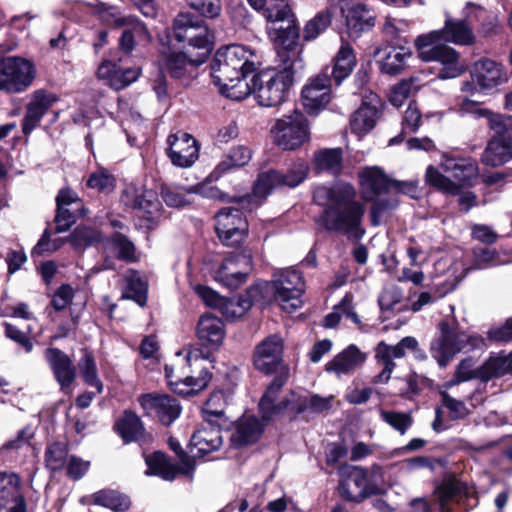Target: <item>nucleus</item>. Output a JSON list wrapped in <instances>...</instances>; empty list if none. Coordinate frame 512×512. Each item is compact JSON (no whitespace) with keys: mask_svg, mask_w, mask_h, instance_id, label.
Here are the masks:
<instances>
[{"mask_svg":"<svg viewBox=\"0 0 512 512\" xmlns=\"http://www.w3.org/2000/svg\"><path fill=\"white\" fill-rule=\"evenodd\" d=\"M313 198L318 205L324 206L317 223L325 231L339 233L352 240H360L365 235L362 225L365 208L356 200L352 185L319 186L314 190Z\"/></svg>","mask_w":512,"mask_h":512,"instance_id":"nucleus-1","label":"nucleus"},{"mask_svg":"<svg viewBox=\"0 0 512 512\" xmlns=\"http://www.w3.org/2000/svg\"><path fill=\"white\" fill-rule=\"evenodd\" d=\"M445 17L442 29L419 35L415 40L418 55L423 61H436L443 65L438 73V77L443 80L458 77L462 73V69L458 64L459 54L457 51L441 42L472 45L476 39L471 25L466 21L452 18L448 13L445 14Z\"/></svg>","mask_w":512,"mask_h":512,"instance_id":"nucleus-2","label":"nucleus"},{"mask_svg":"<svg viewBox=\"0 0 512 512\" xmlns=\"http://www.w3.org/2000/svg\"><path fill=\"white\" fill-rule=\"evenodd\" d=\"M254 57L252 50L237 44L216 51L210 64L211 77L222 95L239 101L250 94L245 77L256 69Z\"/></svg>","mask_w":512,"mask_h":512,"instance_id":"nucleus-3","label":"nucleus"},{"mask_svg":"<svg viewBox=\"0 0 512 512\" xmlns=\"http://www.w3.org/2000/svg\"><path fill=\"white\" fill-rule=\"evenodd\" d=\"M303 68V63L296 54L286 56L285 63L255 74L251 79L250 93L255 95L259 105L275 107L285 101L293 85L296 73Z\"/></svg>","mask_w":512,"mask_h":512,"instance_id":"nucleus-4","label":"nucleus"},{"mask_svg":"<svg viewBox=\"0 0 512 512\" xmlns=\"http://www.w3.org/2000/svg\"><path fill=\"white\" fill-rule=\"evenodd\" d=\"M440 167L447 176L430 165L426 169V182L451 195H458L462 188L473 186L479 173L478 164L472 158L456 157L448 153L442 155Z\"/></svg>","mask_w":512,"mask_h":512,"instance_id":"nucleus-5","label":"nucleus"},{"mask_svg":"<svg viewBox=\"0 0 512 512\" xmlns=\"http://www.w3.org/2000/svg\"><path fill=\"white\" fill-rule=\"evenodd\" d=\"M485 339L476 333H467L451 328L448 322L438 324V334L431 340L430 354L440 367H446L460 352L482 350Z\"/></svg>","mask_w":512,"mask_h":512,"instance_id":"nucleus-6","label":"nucleus"},{"mask_svg":"<svg viewBox=\"0 0 512 512\" xmlns=\"http://www.w3.org/2000/svg\"><path fill=\"white\" fill-rule=\"evenodd\" d=\"M289 376V368H282L261 397L259 411L263 420L269 421L282 415L295 417L306 412L305 395L291 391L288 395L280 397L282 387Z\"/></svg>","mask_w":512,"mask_h":512,"instance_id":"nucleus-7","label":"nucleus"},{"mask_svg":"<svg viewBox=\"0 0 512 512\" xmlns=\"http://www.w3.org/2000/svg\"><path fill=\"white\" fill-rule=\"evenodd\" d=\"M308 169L307 162L297 160L285 174L275 170L259 174L253 188V194L245 195V197L241 198L242 206L253 210L262 204L263 200L273 189L278 187H297L306 179Z\"/></svg>","mask_w":512,"mask_h":512,"instance_id":"nucleus-8","label":"nucleus"},{"mask_svg":"<svg viewBox=\"0 0 512 512\" xmlns=\"http://www.w3.org/2000/svg\"><path fill=\"white\" fill-rule=\"evenodd\" d=\"M173 34L178 42L201 50L193 63H204L213 45V35L204 20L191 13H179L173 21Z\"/></svg>","mask_w":512,"mask_h":512,"instance_id":"nucleus-9","label":"nucleus"},{"mask_svg":"<svg viewBox=\"0 0 512 512\" xmlns=\"http://www.w3.org/2000/svg\"><path fill=\"white\" fill-rule=\"evenodd\" d=\"M270 134L273 143L280 149L296 150L310 140L309 121L302 111L294 109L275 120Z\"/></svg>","mask_w":512,"mask_h":512,"instance_id":"nucleus-10","label":"nucleus"},{"mask_svg":"<svg viewBox=\"0 0 512 512\" xmlns=\"http://www.w3.org/2000/svg\"><path fill=\"white\" fill-rule=\"evenodd\" d=\"M90 6L92 11L105 23L125 27L120 38V47L124 52L129 53L133 50L136 38L146 39L149 37L147 28L141 22L131 16H122L116 7L99 1L91 3Z\"/></svg>","mask_w":512,"mask_h":512,"instance_id":"nucleus-11","label":"nucleus"},{"mask_svg":"<svg viewBox=\"0 0 512 512\" xmlns=\"http://www.w3.org/2000/svg\"><path fill=\"white\" fill-rule=\"evenodd\" d=\"M121 202L135 210L140 228H154L161 217V203L153 190L139 191L135 187H128L122 192Z\"/></svg>","mask_w":512,"mask_h":512,"instance_id":"nucleus-12","label":"nucleus"},{"mask_svg":"<svg viewBox=\"0 0 512 512\" xmlns=\"http://www.w3.org/2000/svg\"><path fill=\"white\" fill-rule=\"evenodd\" d=\"M272 287L281 308L292 313L302 306L305 283L301 273L294 268L283 269L274 275Z\"/></svg>","mask_w":512,"mask_h":512,"instance_id":"nucleus-13","label":"nucleus"},{"mask_svg":"<svg viewBox=\"0 0 512 512\" xmlns=\"http://www.w3.org/2000/svg\"><path fill=\"white\" fill-rule=\"evenodd\" d=\"M35 78V68L31 62L20 57H7L0 60V90L9 93L25 91Z\"/></svg>","mask_w":512,"mask_h":512,"instance_id":"nucleus-14","label":"nucleus"},{"mask_svg":"<svg viewBox=\"0 0 512 512\" xmlns=\"http://www.w3.org/2000/svg\"><path fill=\"white\" fill-rule=\"evenodd\" d=\"M252 270V253L249 249L234 251L228 255L215 272V280L229 289H237L245 283Z\"/></svg>","mask_w":512,"mask_h":512,"instance_id":"nucleus-15","label":"nucleus"},{"mask_svg":"<svg viewBox=\"0 0 512 512\" xmlns=\"http://www.w3.org/2000/svg\"><path fill=\"white\" fill-rule=\"evenodd\" d=\"M215 230L226 246H237L248 233V223L239 207H225L215 215Z\"/></svg>","mask_w":512,"mask_h":512,"instance_id":"nucleus-16","label":"nucleus"},{"mask_svg":"<svg viewBox=\"0 0 512 512\" xmlns=\"http://www.w3.org/2000/svg\"><path fill=\"white\" fill-rule=\"evenodd\" d=\"M341 480L338 492L347 501L359 502L376 493V487L368 478L367 471L358 466H345L339 469Z\"/></svg>","mask_w":512,"mask_h":512,"instance_id":"nucleus-17","label":"nucleus"},{"mask_svg":"<svg viewBox=\"0 0 512 512\" xmlns=\"http://www.w3.org/2000/svg\"><path fill=\"white\" fill-rule=\"evenodd\" d=\"M185 359L189 367L196 366L199 368V375H189L183 379L171 381L172 390L182 396H191L200 392L208 385L211 380V373L207 367L200 365L207 359V355L201 348H190L185 355Z\"/></svg>","mask_w":512,"mask_h":512,"instance_id":"nucleus-18","label":"nucleus"},{"mask_svg":"<svg viewBox=\"0 0 512 512\" xmlns=\"http://www.w3.org/2000/svg\"><path fill=\"white\" fill-rule=\"evenodd\" d=\"M283 339L278 334H272L264 338L255 346L253 354L254 366L262 373L270 374L282 368H288L283 364Z\"/></svg>","mask_w":512,"mask_h":512,"instance_id":"nucleus-19","label":"nucleus"},{"mask_svg":"<svg viewBox=\"0 0 512 512\" xmlns=\"http://www.w3.org/2000/svg\"><path fill=\"white\" fill-rule=\"evenodd\" d=\"M418 342L414 337H404L396 345H388L384 341L377 344L375 358L383 366L382 371L373 378V383L386 384L396 368L394 359H401L406 355V349H415Z\"/></svg>","mask_w":512,"mask_h":512,"instance_id":"nucleus-20","label":"nucleus"},{"mask_svg":"<svg viewBox=\"0 0 512 512\" xmlns=\"http://www.w3.org/2000/svg\"><path fill=\"white\" fill-rule=\"evenodd\" d=\"M471 79L479 91L488 94L508 81V73L500 63L483 58L475 62Z\"/></svg>","mask_w":512,"mask_h":512,"instance_id":"nucleus-21","label":"nucleus"},{"mask_svg":"<svg viewBox=\"0 0 512 512\" xmlns=\"http://www.w3.org/2000/svg\"><path fill=\"white\" fill-rule=\"evenodd\" d=\"M331 79L329 67L313 78L302 89V103L310 114H316L330 102Z\"/></svg>","mask_w":512,"mask_h":512,"instance_id":"nucleus-22","label":"nucleus"},{"mask_svg":"<svg viewBox=\"0 0 512 512\" xmlns=\"http://www.w3.org/2000/svg\"><path fill=\"white\" fill-rule=\"evenodd\" d=\"M139 403L147 415L155 414L161 423L170 425L181 413L179 402L168 395L145 394Z\"/></svg>","mask_w":512,"mask_h":512,"instance_id":"nucleus-23","label":"nucleus"},{"mask_svg":"<svg viewBox=\"0 0 512 512\" xmlns=\"http://www.w3.org/2000/svg\"><path fill=\"white\" fill-rule=\"evenodd\" d=\"M122 59L104 60L97 70L99 79L105 80L114 90H122L135 82L140 75L138 67H123Z\"/></svg>","mask_w":512,"mask_h":512,"instance_id":"nucleus-24","label":"nucleus"},{"mask_svg":"<svg viewBox=\"0 0 512 512\" xmlns=\"http://www.w3.org/2000/svg\"><path fill=\"white\" fill-rule=\"evenodd\" d=\"M167 142L168 156L173 165L187 168L198 159L199 147L191 135L187 133L170 135Z\"/></svg>","mask_w":512,"mask_h":512,"instance_id":"nucleus-25","label":"nucleus"},{"mask_svg":"<svg viewBox=\"0 0 512 512\" xmlns=\"http://www.w3.org/2000/svg\"><path fill=\"white\" fill-rule=\"evenodd\" d=\"M380 104V98L375 93L370 92L369 95L364 97L362 104L350 119L353 133L363 136L375 127L379 118Z\"/></svg>","mask_w":512,"mask_h":512,"instance_id":"nucleus-26","label":"nucleus"},{"mask_svg":"<svg viewBox=\"0 0 512 512\" xmlns=\"http://www.w3.org/2000/svg\"><path fill=\"white\" fill-rule=\"evenodd\" d=\"M270 287L268 282H260L247 291L248 298H225L219 305L218 309L228 319L241 317L247 310L251 308L253 303L260 302L265 299L264 292Z\"/></svg>","mask_w":512,"mask_h":512,"instance_id":"nucleus-27","label":"nucleus"},{"mask_svg":"<svg viewBox=\"0 0 512 512\" xmlns=\"http://www.w3.org/2000/svg\"><path fill=\"white\" fill-rule=\"evenodd\" d=\"M57 100V96L53 93L43 90L35 91L26 107V115L22 122L23 133L26 135L31 133Z\"/></svg>","mask_w":512,"mask_h":512,"instance_id":"nucleus-28","label":"nucleus"},{"mask_svg":"<svg viewBox=\"0 0 512 512\" xmlns=\"http://www.w3.org/2000/svg\"><path fill=\"white\" fill-rule=\"evenodd\" d=\"M366 361V354L363 353L356 345L351 344L329 361L325 369L329 373H334L337 377L350 375Z\"/></svg>","mask_w":512,"mask_h":512,"instance_id":"nucleus-29","label":"nucleus"},{"mask_svg":"<svg viewBox=\"0 0 512 512\" xmlns=\"http://www.w3.org/2000/svg\"><path fill=\"white\" fill-rule=\"evenodd\" d=\"M45 358L61 389L69 388L76 378V368L70 357L58 348H47Z\"/></svg>","mask_w":512,"mask_h":512,"instance_id":"nucleus-30","label":"nucleus"},{"mask_svg":"<svg viewBox=\"0 0 512 512\" xmlns=\"http://www.w3.org/2000/svg\"><path fill=\"white\" fill-rule=\"evenodd\" d=\"M274 31L273 38L277 45L278 57L281 63H285L286 56L296 54L297 59L303 63L301 58V49L298 47L299 27L294 20H288L284 25H278L272 28Z\"/></svg>","mask_w":512,"mask_h":512,"instance_id":"nucleus-31","label":"nucleus"},{"mask_svg":"<svg viewBox=\"0 0 512 512\" xmlns=\"http://www.w3.org/2000/svg\"><path fill=\"white\" fill-rule=\"evenodd\" d=\"M221 428L216 423H206L195 431L191 437V445L196 449L197 456H205L218 451L223 445Z\"/></svg>","mask_w":512,"mask_h":512,"instance_id":"nucleus-32","label":"nucleus"},{"mask_svg":"<svg viewBox=\"0 0 512 512\" xmlns=\"http://www.w3.org/2000/svg\"><path fill=\"white\" fill-rule=\"evenodd\" d=\"M359 178L363 193L368 199L391 192L392 179L378 166L365 167Z\"/></svg>","mask_w":512,"mask_h":512,"instance_id":"nucleus-33","label":"nucleus"},{"mask_svg":"<svg viewBox=\"0 0 512 512\" xmlns=\"http://www.w3.org/2000/svg\"><path fill=\"white\" fill-rule=\"evenodd\" d=\"M14 505L9 512H26V503L20 490V479L15 473H0V510L8 503Z\"/></svg>","mask_w":512,"mask_h":512,"instance_id":"nucleus-34","label":"nucleus"},{"mask_svg":"<svg viewBox=\"0 0 512 512\" xmlns=\"http://www.w3.org/2000/svg\"><path fill=\"white\" fill-rule=\"evenodd\" d=\"M197 337L206 347L218 349L225 337L224 323L212 314L202 315L197 324Z\"/></svg>","mask_w":512,"mask_h":512,"instance_id":"nucleus-35","label":"nucleus"},{"mask_svg":"<svg viewBox=\"0 0 512 512\" xmlns=\"http://www.w3.org/2000/svg\"><path fill=\"white\" fill-rule=\"evenodd\" d=\"M340 9L346 18V26L351 37H358L362 32L370 30L375 25L374 11L364 4H356L347 12L343 6Z\"/></svg>","mask_w":512,"mask_h":512,"instance_id":"nucleus-36","label":"nucleus"},{"mask_svg":"<svg viewBox=\"0 0 512 512\" xmlns=\"http://www.w3.org/2000/svg\"><path fill=\"white\" fill-rule=\"evenodd\" d=\"M356 66L355 54L348 43H342L337 52L332 68H329V76L331 82L336 86L341 83L352 73Z\"/></svg>","mask_w":512,"mask_h":512,"instance_id":"nucleus-37","label":"nucleus"},{"mask_svg":"<svg viewBox=\"0 0 512 512\" xmlns=\"http://www.w3.org/2000/svg\"><path fill=\"white\" fill-rule=\"evenodd\" d=\"M378 62L383 73L397 75L401 73L411 58L412 53L405 47H386L382 51Z\"/></svg>","mask_w":512,"mask_h":512,"instance_id":"nucleus-38","label":"nucleus"},{"mask_svg":"<svg viewBox=\"0 0 512 512\" xmlns=\"http://www.w3.org/2000/svg\"><path fill=\"white\" fill-rule=\"evenodd\" d=\"M460 110L465 113L474 114L476 118H485L489 127L498 135L497 137H504L503 135L507 132L508 123L512 120V117H505L488 109L480 108L476 102L469 99L462 101Z\"/></svg>","mask_w":512,"mask_h":512,"instance_id":"nucleus-39","label":"nucleus"},{"mask_svg":"<svg viewBox=\"0 0 512 512\" xmlns=\"http://www.w3.org/2000/svg\"><path fill=\"white\" fill-rule=\"evenodd\" d=\"M485 165L497 167L512 159V143L505 137L492 138L482 154Z\"/></svg>","mask_w":512,"mask_h":512,"instance_id":"nucleus-40","label":"nucleus"},{"mask_svg":"<svg viewBox=\"0 0 512 512\" xmlns=\"http://www.w3.org/2000/svg\"><path fill=\"white\" fill-rule=\"evenodd\" d=\"M263 431V425L254 416L242 418L231 435V442L235 446H243L258 440Z\"/></svg>","mask_w":512,"mask_h":512,"instance_id":"nucleus-41","label":"nucleus"},{"mask_svg":"<svg viewBox=\"0 0 512 512\" xmlns=\"http://www.w3.org/2000/svg\"><path fill=\"white\" fill-rule=\"evenodd\" d=\"M226 397L223 391L213 392L205 402L202 413L206 423H216L219 427L228 425L225 416Z\"/></svg>","mask_w":512,"mask_h":512,"instance_id":"nucleus-42","label":"nucleus"},{"mask_svg":"<svg viewBox=\"0 0 512 512\" xmlns=\"http://www.w3.org/2000/svg\"><path fill=\"white\" fill-rule=\"evenodd\" d=\"M115 428L124 442H140L145 438V429L140 418L131 411H125Z\"/></svg>","mask_w":512,"mask_h":512,"instance_id":"nucleus-43","label":"nucleus"},{"mask_svg":"<svg viewBox=\"0 0 512 512\" xmlns=\"http://www.w3.org/2000/svg\"><path fill=\"white\" fill-rule=\"evenodd\" d=\"M147 465V475L159 476L163 480L172 481L175 479L178 469L172 463H170L162 452H154L151 455L145 457Z\"/></svg>","mask_w":512,"mask_h":512,"instance_id":"nucleus-44","label":"nucleus"},{"mask_svg":"<svg viewBox=\"0 0 512 512\" xmlns=\"http://www.w3.org/2000/svg\"><path fill=\"white\" fill-rule=\"evenodd\" d=\"M126 287L122 294L123 299L135 301L139 306H144L147 301V284L140 274L134 270H128L125 274Z\"/></svg>","mask_w":512,"mask_h":512,"instance_id":"nucleus-45","label":"nucleus"},{"mask_svg":"<svg viewBox=\"0 0 512 512\" xmlns=\"http://www.w3.org/2000/svg\"><path fill=\"white\" fill-rule=\"evenodd\" d=\"M93 503L114 512H125L130 507V500L114 490H101L92 495Z\"/></svg>","mask_w":512,"mask_h":512,"instance_id":"nucleus-46","label":"nucleus"},{"mask_svg":"<svg viewBox=\"0 0 512 512\" xmlns=\"http://www.w3.org/2000/svg\"><path fill=\"white\" fill-rule=\"evenodd\" d=\"M512 366V359L509 354L500 353L497 356H491L480 367V380L488 381L493 377H499L506 374Z\"/></svg>","mask_w":512,"mask_h":512,"instance_id":"nucleus-47","label":"nucleus"},{"mask_svg":"<svg viewBox=\"0 0 512 512\" xmlns=\"http://www.w3.org/2000/svg\"><path fill=\"white\" fill-rule=\"evenodd\" d=\"M192 60V58L188 59L184 53L163 51L160 62L173 78L181 79L185 76L188 65H198L193 63Z\"/></svg>","mask_w":512,"mask_h":512,"instance_id":"nucleus-48","label":"nucleus"},{"mask_svg":"<svg viewBox=\"0 0 512 512\" xmlns=\"http://www.w3.org/2000/svg\"><path fill=\"white\" fill-rule=\"evenodd\" d=\"M78 367L85 383L96 388L97 393L103 391V383L98 378L97 366L91 353L87 350L83 352V356L79 360Z\"/></svg>","mask_w":512,"mask_h":512,"instance_id":"nucleus-49","label":"nucleus"},{"mask_svg":"<svg viewBox=\"0 0 512 512\" xmlns=\"http://www.w3.org/2000/svg\"><path fill=\"white\" fill-rule=\"evenodd\" d=\"M101 240V233L88 227H77L68 238L69 243L75 250H83Z\"/></svg>","mask_w":512,"mask_h":512,"instance_id":"nucleus-50","label":"nucleus"},{"mask_svg":"<svg viewBox=\"0 0 512 512\" xmlns=\"http://www.w3.org/2000/svg\"><path fill=\"white\" fill-rule=\"evenodd\" d=\"M86 185L100 193H110L115 188V177L106 168L99 167L89 175Z\"/></svg>","mask_w":512,"mask_h":512,"instance_id":"nucleus-51","label":"nucleus"},{"mask_svg":"<svg viewBox=\"0 0 512 512\" xmlns=\"http://www.w3.org/2000/svg\"><path fill=\"white\" fill-rule=\"evenodd\" d=\"M342 162V151L339 148L325 149L315 154V163L320 170L337 174Z\"/></svg>","mask_w":512,"mask_h":512,"instance_id":"nucleus-52","label":"nucleus"},{"mask_svg":"<svg viewBox=\"0 0 512 512\" xmlns=\"http://www.w3.org/2000/svg\"><path fill=\"white\" fill-rule=\"evenodd\" d=\"M108 245L119 259L128 262L135 260V246L125 235L115 233L109 240Z\"/></svg>","mask_w":512,"mask_h":512,"instance_id":"nucleus-53","label":"nucleus"},{"mask_svg":"<svg viewBox=\"0 0 512 512\" xmlns=\"http://www.w3.org/2000/svg\"><path fill=\"white\" fill-rule=\"evenodd\" d=\"M381 419L393 429L404 435L413 424L411 414L396 411H380Z\"/></svg>","mask_w":512,"mask_h":512,"instance_id":"nucleus-54","label":"nucleus"},{"mask_svg":"<svg viewBox=\"0 0 512 512\" xmlns=\"http://www.w3.org/2000/svg\"><path fill=\"white\" fill-rule=\"evenodd\" d=\"M67 448L63 443L49 445L45 453L46 466L52 471L61 470L67 462Z\"/></svg>","mask_w":512,"mask_h":512,"instance_id":"nucleus-55","label":"nucleus"},{"mask_svg":"<svg viewBox=\"0 0 512 512\" xmlns=\"http://www.w3.org/2000/svg\"><path fill=\"white\" fill-rule=\"evenodd\" d=\"M438 497L440 500V508L445 512V505L448 501L454 500L462 495H466V487L457 480H449L443 483L437 489Z\"/></svg>","mask_w":512,"mask_h":512,"instance_id":"nucleus-56","label":"nucleus"},{"mask_svg":"<svg viewBox=\"0 0 512 512\" xmlns=\"http://www.w3.org/2000/svg\"><path fill=\"white\" fill-rule=\"evenodd\" d=\"M415 78L402 80L395 85L391 91L390 102L395 107H400L404 101L410 96L412 91H417L419 85L415 83Z\"/></svg>","mask_w":512,"mask_h":512,"instance_id":"nucleus-57","label":"nucleus"},{"mask_svg":"<svg viewBox=\"0 0 512 512\" xmlns=\"http://www.w3.org/2000/svg\"><path fill=\"white\" fill-rule=\"evenodd\" d=\"M190 194L188 189L183 187H165L161 191L162 198L166 205L180 208L190 203L187 196Z\"/></svg>","mask_w":512,"mask_h":512,"instance_id":"nucleus-58","label":"nucleus"},{"mask_svg":"<svg viewBox=\"0 0 512 512\" xmlns=\"http://www.w3.org/2000/svg\"><path fill=\"white\" fill-rule=\"evenodd\" d=\"M189 6L205 18L214 19L221 15V0H193Z\"/></svg>","mask_w":512,"mask_h":512,"instance_id":"nucleus-59","label":"nucleus"},{"mask_svg":"<svg viewBox=\"0 0 512 512\" xmlns=\"http://www.w3.org/2000/svg\"><path fill=\"white\" fill-rule=\"evenodd\" d=\"M251 160V151L245 146L233 148L228 156L227 161L219 164L221 170H227L233 167H242Z\"/></svg>","mask_w":512,"mask_h":512,"instance_id":"nucleus-60","label":"nucleus"},{"mask_svg":"<svg viewBox=\"0 0 512 512\" xmlns=\"http://www.w3.org/2000/svg\"><path fill=\"white\" fill-rule=\"evenodd\" d=\"M266 19L271 22L274 27L284 25L288 20H294L291 9L288 5L281 2L265 10Z\"/></svg>","mask_w":512,"mask_h":512,"instance_id":"nucleus-61","label":"nucleus"},{"mask_svg":"<svg viewBox=\"0 0 512 512\" xmlns=\"http://www.w3.org/2000/svg\"><path fill=\"white\" fill-rule=\"evenodd\" d=\"M443 406L449 411L452 420L463 419L469 414L465 403L451 397L446 391H441Z\"/></svg>","mask_w":512,"mask_h":512,"instance_id":"nucleus-62","label":"nucleus"},{"mask_svg":"<svg viewBox=\"0 0 512 512\" xmlns=\"http://www.w3.org/2000/svg\"><path fill=\"white\" fill-rule=\"evenodd\" d=\"M473 254L475 266L478 269L502 263V261L498 259V255L495 250L489 247H475L473 249Z\"/></svg>","mask_w":512,"mask_h":512,"instance_id":"nucleus-63","label":"nucleus"},{"mask_svg":"<svg viewBox=\"0 0 512 512\" xmlns=\"http://www.w3.org/2000/svg\"><path fill=\"white\" fill-rule=\"evenodd\" d=\"M401 297V292L397 287H385L378 298L381 310L389 311L394 309L395 305L401 301Z\"/></svg>","mask_w":512,"mask_h":512,"instance_id":"nucleus-64","label":"nucleus"}]
</instances>
